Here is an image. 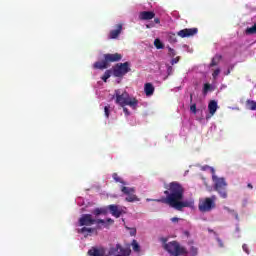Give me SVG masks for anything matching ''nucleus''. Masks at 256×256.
Instances as JSON below:
<instances>
[{
	"mask_svg": "<svg viewBox=\"0 0 256 256\" xmlns=\"http://www.w3.org/2000/svg\"><path fill=\"white\" fill-rule=\"evenodd\" d=\"M164 195L166 197L161 199H154L156 203H165L176 209V211H183L184 207H193V201H183L185 197V188L179 182H171L165 186Z\"/></svg>",
	"mask_w": 256,
	"mask_h": 256,
	"instance_id": "obj_1",
	"label": "nucleus"
},
{
	"mask_svg": "<svg viewBox=\"0 0 256 256\" xmlns=\"http://www.w3.org/2000/svg\"><path fill=\"white\" fill-rule=\"evenodd\" d=\"M116 104L120 107H132V109H137L139 105V100L137 98H131L127 91L121 93V90H115Z\"/></svg>",
	"mask_w": 256,
	"mask_h": 256,
	"instance_id": "obj_2",
	"label": "nucleus"
},
{
	"mask_svg": "<svg viewBox=\"0 0 256 256\" xmlns=\"http://www.w3.org/2000/svg\"><path fill=\"white\" fill-rule=\"evenodd\" d=\"M212 181L214 184V191H217L218 195L222 199H227L228 194H227V187L228 183L227 180L224 177H219L217 175H212Z\"/></svg>",
	"mask_w": 256,
	"mask_h": 256,
	"instance_id": "obj_3",
	"label": "nucleus"
},
{
	"mask_svg": "<svg viewBox=\"0 0 256 256\" xmlns=\"http://www.w3.org/2000/svg\"><path fill=\"white\" fill-rule=\"evenodd\" d=\"M164 249L172 256L189 255L187 248L181 246V244H179L177 241H171L167 244H164Z\"/></svg>",
	"mask_w": 256,
	"mask_h": 256,
	"instance_id": "obj_4",
	"label": "nucleus"
},
{
	"mask_svg": "<svg viewBox=\"0 0 256 256\" xmlns=\"http://www.w3.org/2000/svg\"><path fill=\"white\" fill-rule=\"evenodd\" d=\"M215 201H217V196L215 195L200 199L198 203L199 211L201 213H209V211H213L216 207Z\"/></svg>",
	"mask_w": 256,
	"mask_h": 256,
	"instance_id": "obj_5",
	"label": "nucleus"
},
{
	"mask_svg": "<svg viewBox=\"0 0 256 256\" xmlns=\"http://www.w3.org/2000/svg\"><path fill=\"white\" fill-rule=\"evenodd\" d=\"M80 227H91V225H105V220L95 219L91 214H83L79 219Z\"/></svg>",
	"mask_w": 256,
	"mask_h": 256,
	"instance_id": "obj_6",
	"label": "nucleus"
},
{
	"mask_svg": "<svg viewBox=\"0 0 256 256\" xmlns=\"http://www.w3.org/2000/svg\"><path fill=\"white\" fill-rule=\"evenodd\" d=\"M127 73H131V63L124 62V63H117L112 68V74L114 77H125Z\"/></svg>",
	"mask_w": 256,
	"mask_h": 256,
	"instance_id": "obj_7",
	"label": "nucleus"
},
{
	"mask_svg": "<svg viewBox=\"0 0 256 256\" xmlns=\"http://www.w3.org/2000/svg\"><path fill=\"white\" fill-rule=\"evenodd\" d=\"M107 256H129L131 255V248H123L121 244L110 247Z\"/></svg>",
	"mask_w": 256,
	"mask_h": 256,
	"instance_id": "obj_8",
	"label": "nucleus"
},
{
	"mask_svg": "<svg viewBox=\"0 0 256 256\" xmlns=\"http://www.w3.org/2000/svg\"><path fill=\"white\" fill-rule=\"evenodd\" d=\"M120 191L123 195H126L125 201H127V203H135L139 201V197L135 195V187L121 186Z\"/></svg>",
	"mask_w": 256,
	"mask_h": 256,
	"instance_id": "obj_9",
	"label": "nucleus"
},
{
	"mask_svg": "<svg viewBox=\"0 0 256 256\" xmlns=\"http://www.w3.org/2000/svg\"><path fill=\"white\" fill-rule=\"evenodd\" d=\"M197 28H185L177 32L178 37H181L182 39H185V37H193L194 35H197L198 33Z\"/></svg>",
	"mask_w": 256,
	"mask_h": 256,
	"instance_id": "obj_10",
	"label": "nucleus"
},
{
	"mask_svg": "<svg viewBox=\"0 0 256 256\" xmlns=\"http://www.w3.org/2000/svg\"><path fill=\"white\" fill-rule=\"evenodd\" d=\"M104 59L106 60V63L109 65V63H117L123 59V55L119 53H108L104 54Z\"/></svg>",
	"mask_w": 256,
	"mask_h": 256,
	"instance_id": "obj_11",
	"label": "nucleus"
},
{
	"mask_svg": "<svg viewBox=\"0 0 256 256\" xmlns=\"http://www.w3.org/2000/svg\"><path fill=\"white\" fill-rule=\"evenodd\" d=\"M89 256H107V250L103 247H92L88 250Z\"/></svg>",
	"mask_w": 256,
	"mask_h": 256,
	"instance_id": "obj_12",
	"label": "nucleus"
},
{
	"mask_svg": "<svg viewBox=\"0 0 256 256\" xmlns=\"http://www.w3.org/2000/svg\"><path fill=\"white\" fill-rule=\"evenodd\" d=\"M108 209L113 217H116V219H119L121 215H123V209L119 208V206L115 204L108 205Z\"/></svg>",
	"mask_w": 256,
	"mask_h": 256,
	"instance_id": "obj_13",
	"label": "nucleus"
},
{
	"mask_svg": "<svg viewBox=\"0 0 256 256\" xmlns=\"http://www.w3.org/2000/svg\"><path fill=\"white\" fill-rule=\"evenodd\" d=\"M139 19L141 21H151V19H155V12H153V11H142L139 14Z\"/></svg>",
	"mask_w": 256,
	"mask_h": 256,
	"instance_id": "obj_14",
	"label": "nucleus"
},
{
	"mask_svg": "<svg viewBox=\"0 0 256 256\" xmlns=\"http://www.w3.org/2000/svg\"><path fill=\"white\" fill-rule=\"evenodd\" d=\"M121 31H123V24H117L116 29L110 31L109 39H117L121 35Z\"/></svg>",
	"mask_w": 256,
	"mask_h": 256,
	"instance_id": "obj_15",
	"label": "nucleus"
},
{
	"mask_svg": "<svg viewBox=\"0 0 256 256\" xmlns=\"http://www.w3.org/2000/svg\"><path fill=\"white\" fill-rule=\"evenodd\" d=\"M144 91H145V94L147 95V97H151V95H153V93H155V86H153L152 83H146L144 85Z\"/></svg>",
	"mask_w": 256,
	"mask_h": 256,
	"instance_id": "obj_16",
	"label": "nucleus"
},
{
	"mask_svg": "<svg viewBox=\"0 0 256 256\" xmlns=\"http://www.w3.org/2000/svg\"><path fill=\"white\" fill-rule=\"evenodd\" d=\"M109 67V64H107V60L97 61L93 64L94 69H107Z\"/></svg>",
	"mask_w": 256,
	"mask_h": 256,
	"instance_id": "obj_17",
	"label": "nucleus"
},
{
	"mask_svg": "<svg viewBox=\"0 0 256 256\" xmlns=\"http://www.w3.org/2000/svg\"><path fill=\"white\" fill-rule=\"evenodd\" d=\"M107 213H109L108 207L96 208L92 211V215H95V217H99V215H107Z\"/></svg>",
	"mask_w": 256,
	"mask_h": 256,
	"instance_id": "obj_18",
	"label": "nucleus"
},
{
	"mask_svg": "<svg viewBox=\"0 0 256 256\" xmlns=\"http://www.w3.org/2000/svg\"><path fill=\"white\" fill-rule=\"evenodd\" d=\"M217 109H218L217 101L215 100L210 101L208 104V111L210 115H215V113H217Z\"/></svg>",
	"mask_w": 256,
	"mask_h": 256,
	"instance_id": "obj_19",
	"label": "nucleus"
},
{
	"mask_svg": "<svg viewBox=\"0 0 256 256\" xmlns=\"http://www.w3.org/2000/svg\"><path fill=\"white\" fill-rule=\"evenodd\" d=\"M223 59V56L221 54H216L212 60L211 63L209 65V67H217V65H219V63H221V60Z\"/></svg>",
	"mask_w": 256,
	"mask_h": 256,
	"instance_id": "obj_20",
	"label": "nucleus"
},
{
	"mask_svg": "<svg viewBox=\"0 0 256 256\" xmlns=\"http://www.w3.org/2000/svg\"><path fill=\"white\" fill-rule=\"evenodd\" d=\"M246 109H249L250 111H256V101L246 100Z\"/></svg>",
	"mask_w": 256,
	"mask_h": 256,
	"instance_id": "obj_21",
	"label": "nucleus"
},
{
	"mask_svg": "<svg viewBox=\"0 0 256 256\" xmlns=\"http://www.w3.org/2000/svg\"><path fill=\"white\" fill-rule=\"evenodd\" d=\"M95 232V228H87V227H83L80 230H78V233H86L87 235H91V233Z\"/></svg>",
	"mask_w": 256,
	"mask_h": 256,
	"instance_id": "obj_22",
	"label": "nucleus"
},
{
	"mask_svg": "<svg viewBox=\"0 0 256 256\" xmlns=\"http://www.w3.org/2000/svg\"><path fill=\"white\" fill-rule=\"evenodd\" d=\"M246 35H256V23L252 27H248L245 30Z\"/></svg>",
	"mask_w": 256,
	"mask_h": 256,
	"instance_id": "obj_23",
	"label": "nucleus"
},
{
	"mask_svg": "<svg viewBox=\"0 0 256 256\" xmlns=\"http://www.w3.org/2000/svg\"><path fill=\"white\" fill-rule=\"evenodd\" d=\"M131 246L133 251H135V253H139L141 251V246L139 245L137 240H133Z\"/></svg>",
	"mask_w": 256,
	"mask_h": 256,
	"instance_id": "obj_24",
	"label": "nucleus"
},
{
	"mask_svg": "<svg viewBox=\"0 0 256 256\" xmlns=\"http://www.w3.org/2000/svg\"><path fill=\"white\" fill-rule=\"evenodd\" d=\"M112 177L116 183H121L122 185H127V182L123 181V179H121V177H119V174L113 173Z\"/></svg>",
	"mask_w": 256,
	"mask_h": 256,
	"instance_id": "obj_25",
	"label": "nucleus"
},
{
	"mask_svg": "<svg viewBox=\"0 0 256 256\" xmlns=\"http://www.w3.org/2000/svg\"><path fill=\"white\" fill-rule=\"evenodd\" d=\"M169 43H177V35L173 32L168 33Z\"/></svg>",
	"mask_w": 256,
	"mask_h": 256,
	"instance_id": "obj_26",
	"label": "nucleus"
},
{
	"mask_svg": "<svg viewBox=\"0 0 256 256\" xmlns=\"http://www.w3.org/2000/svg\"><path fill=\"white\" fill-rule=\"evenodd\" d=\"M111 73H113V71L111 70H106L104 75L101 77L102 81H104V83H107V79H109V77H111Z\"/></svg>",
	"mask_w": 256,
	"mask_h": 256,
	"instance_id": "obj_27",
	"label": "nucleus"
},
{
	"mask_svg": "<svg viewBox=\"0 0 256 256\" xmlns=\"http://www.w3.org/2000/svg\"><path fill=\"white\" fill-rule=\"evenodd\" d=\"M154 47H156V49H163V47H164L163 42H161V40L159 38L155 39Z\"/></svg>",
	"mask_w": 256,
	"mask_h": 256,
	"instance_id": "obj_28",
	"label": "nucleus"
},
{
	"mask_svg": "<svg viewBox=\"0 0 256 256\" xmlns=\"http://www.w3.org/2000/svg\"><path fill=\"white\" fill-rule=\"evenodd\" d=\"M209 91H211V84H209V83L204 84V87H203L204 95H207V93H209Z\"/></svg>",
	"mask_w": 256,
	"mask_h": 256,
	"instance_id": "obj_29",
	"label": "nucleus"
},
{
	"mask_svg": "<svg viewBox=\"0 0 256 256\" xmlns=\"http://www.w3.org/2000/svg\"><path fill=\"white\" fill-rule=\"evenodd\" d=\"M113 223H115V220L111 219V218H108L106 221H105V224H102L104 225V227L108 228L109 225H113Z\"/></svg>",
	"mask_w": 256,
	"mask_h": 256,
	"instance_id": "obj_30",
	"label": "nucleus"
},
{
	"mask_svg": "<svg viewBox=\"0 0 256 256\" xmlns=\"http://www.w3.org/2000/svg\"><path fill=\"white\" fill-rule=\"evenodd\" d=\"M168 51H169L168 55L170 57H175V55H177V52L175 51V49H173L171 47H168Z\"/></svg>",
	"mask_w": 256,
	"mask_h": 256,
	"instance_id": "obj_31",
	"label": "nucleus"
},
{
	"mask_svg": "<svg viewBox=\"0 0 256 256\" xmlns=\"http://www.w3.org/2000/svg\"><path fill=\"white\" fill-rule=\"evenodd\" d=\"M220 73H221V69L220 68H217L216 70H214V72L212 73L213 79H216L217 77H219Z\"/></svg>",
	"mask_w": 256,
	"mask_h": 256,
	"instance_id": "obj_32",
	"label": "nucleus"
},
{
	"mask_svg": "<svg viewBox=\"0 0 256 256\" xmlns=\"http://www.w3.org/2000/svg\"><path fill=\"white\" fill-rule=\"evenodd\" d=\"M190 111L194 114L197 115V104H191L190 106Z\"/></svg>",
	"mask_w": 256,
	"mask_h": 256,
	"instance_id": "obj_33",
	"label": "nucleus"
},
{
	"mask_svg": "<svg viewBox=\"0 0 256 256\" xmlns=\"http://www.w3.org/2000/svg\"><path fill=\"white\" fill-rule=\"evenodd\" d=\"M109 109H110L109 105L104 107V113L107 119H109Z\"/></svg>",
	"mask_w": 256,
	"mask_h": 256,
	"instance_id": "obj_34",
	"label": "nucleus"
},
{
	"mask_svg": "<svg viewBox=\"0 0 256 256\" xmlns=\"http://www.w3.org/2000/svg\"><path fill=\"white\" fill-rule=\"evenodd\" d=\"M190 253L193 256L197 255V248L195 246H192L191 249H190Z\"/></svg>",
	"mask_w": 256,
	"mask_h": 256,
	"instance_id": "obj_35",
	"label": "nucleus"
},
{
	"mask_svg": "<svg viewBox=\"0 0 256 256\" xmlns=\"http://www.w3.org/2000/svg\"><path fill=\"white\" fill-rule=\"evenodd\" d=\"M242 249L245 253H247V255H249V246H247V244H243Z\"/></svg>",
	"mask_w": 256,
	"mask_h": 256,
	"instance_id": "obj_36",
	"label": "nucleus"
},
{
	"mask_svg": "<svg viewBox=\"0 0 256 256\" xmlns=\"http://www.w3.org/2000/svg\"><path fill=\"white\" fill-rule=\"evenodd\" d=\"M179 59H180L179 56L176 57V58H173V59L171 60V65H175V64L179 63Z\"/></svg>",
	"mask_w": 256,
	"mask_h": 256,
	"instance_id": "obj_37",
	"label": "nucleus"
},
{
	"mask_svg": "<svg viewBox=\"0 0 256 256\" xmlns=\"http://www.w3.org/2000/svg\"><path fill=\"white\" fill-rule=\"evenodd\" d=\"M123 111L127 117H129V115H131V113L129 112V109L125 106L123 107Z\"/></svg>",
	"mask_w": 256,
	"mask_h": 256,
	"instance_id": "obj_38",
	"label": "nucleus"
},
{
	"mask_svg": "<svg viewBox=\"0 0 256 256\" xmlns=\"http://www.w3.org/2000/svg\"><path fill=\"white\" fill-rule=\"evenodd\" d=\"M167 73H168V75H173V67L172 66H168Z\"/></svg>",
	"mask_w": 256,
	"mask_h": 256,
	"instance_id": "obj_39",
	"label": "nucleus"
},
{
	"mask_svg": "<svg viewBox=\"0 0 256 256\" xmlns=\"http://www.w3.org/2000/svg\"><path fill=\"white\" fill-rule=\"evenodd\" d=\"M225 211H228V213H235V210H231L229 207H224Z\"/></svg>",
	"mask_w": 256,
	"mask_h": 256,
	"instance_id": "obj_40",
	"label": "nucleus"
},
{
	"mask_svg": "<svg viewBox=\"0 0 256 256\" xmlns=\"http://www.w3.org/2000/svg\"><path fill=\"white\" fill-rule=\"evenodd\" d=\"M171 221H172V223H178L179 222V218L173 217V218H171Z\"/></svg>",
	"mask_w": 256,
	"mask_h": 256,
	"instance_id": "obj_41",
	"label": "nucleus"
},
{
	"mask_svg": "<svg viewBox=\"0 0 256 256\" xmlns=\"http://www.w3.org/2000/svg\"><path fill=\"white\" fill-rule=\"evenodd\" d=\"M160 241L164 243V245H167V238H160Z\"/></svg>",
	"mask_w": 256,
	"mask_h": 256,
	"instance_id": "obj_42",
	"label": "nucleus"
},
{
	"mask_svg": "<svg viewBox=\"0 0 256 256\" xmlns=\"http://www.w3.org/2000/svg\"><path fill=\"white\" fill-rule=\"evenodd\" d=\"M217 241H218V243H219V246H220V247H223V241H222L220 238H217Z\"/></svg>",
	"mask_w": 256,
	"mask_h": 256,
	"instance_id": "obj_43",
	"label": "nucleus"
},
{
	"mask_svg": "<svg viewBox=\"0 0 256 256\" xmlns=\"http://www.w3.org/2000/svg\"><path fill=\"white\" fill-rule=\"evenodd\" d=\"M154 22H155V23H161V20H160L159 18H155V19H154Z\"/></svg>",
	"mask_w": 256,
	"mask_h": 256,
	"instance_id": "obj_44",
	"label": "nucleus"
},
{
	"mask_svg": "<svg viewBox=\"0 0 256 256\" xmlns=\"http://www.w3.org/2000/svg\"><path fill=\"white\" fill-rule=\"evenodd\" d=\"M190 103H193V94H190Z\"/></svg>",
	"mask_w": 256,
	"mask_h": 256,
	"instance_id": "obj_45",
	"label": "nucleus"
},
{
	"mask_svg": "<svg viewBox=\"0 0 256 256\" xmlns=\"http://www.w3.org/2000/svg\"><path fill=\"white\" fill-rule=\"evenodd\" d=\"M247 187H248L249 189H253V185H252L251 183H249V184L247 185Z\"/></svg>",
	"mask_w": 256,
	"mask_h": 256,
	"instance_id": "obj_46",
	"label": "nucleus"
},
{
	"mask_svg": "<svg viewBox=\"0 0 256 256\" xmlns=\"http://www.w3.org/2000/svg\"><path fill=\"white\" fill-rule=\"evenodd\" d=\"M137 233V230H133L132 232H131V235H135Z\"/></svg>",
	"mask_w": 256,
	"mask_h": 256,
	"instance_id": "obj_47",
	"label": "nucleus"
},
{
	"mask_svg": "<svg viewBox=\"0 0 256 256\" xmlns=\"http://www.w3.org/2000/svg\"><path fill=\"white\" fill-rule=\"evenodd\" d=\"M231 74V70H227V72H226V75H230Z\"/></svg>",
	"mask_w": 256,
	"mask_h": 256,
	"instance_id": "obj_48",
	"label": "nucleus"
},
{
	"mask_svg": "<svg viewBox=\"0 0 256 256\" xmlns=\"http://www.w3.org/2000/svg\"><path fill=\"white\" fill-rule=\"evenodd\" d=\"M235 215H236V219H238L239 215L237 213H235Z\"/></svg>",
	"mask_w": 256,
	"mask_h": 256,
	"instance_id": "obj_49",
	"label": "nucleus"
}]
</instances>
